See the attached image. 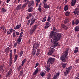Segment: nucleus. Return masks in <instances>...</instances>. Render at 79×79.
<instances>
[{
  "label": "nucleus",
  "mask_w": 79,
  "mask_h": 79,
  "mask_svg": "<svg viewBox=\"0 0 79 79\" xmlns=\"http://www.w3.org/2000/svg\"><path fill=\"white\" fill-rule=\"evenodd\" d=\"M55 32L53 31H52L50 35L51 37L54 36L53 40L51 39V42L53 44L54 47H57L58 44V42L60 40L61 37V35L60 33H57L56 35H55Z\"/></svg>",
  "instance_id": "f257e3e1"
},
{
  "label": "nucleus",
  "mask_w": 79,
  "mask_h": 79,
  "mask_svg": "<svg viewBox=\"0 0 79 79\" xmlns=\"http://www.w3.org/2000/svg\"><path fill=\"white\" fill-rule=\"evenodd\" d=\"M55 58L50 57L48 58V60L47 61V64H52L54 62H55Z\"/></svg>",
  "instance_id": "f03ea898"
},
{
  "label": "nucleus",
  "mask_w": 79,
  "mask_h": 79,
  "mask_svg": "<svg viewBox=\"0 0 79 79\" xmlns=\"http://www.w3.org/2000/svg\"><path fill=\"white\" fill-rule=\"evenodd\" d=\"M68 55H66V54H64L61 56L60 57V60L62 62H66V57Z\"/></svg>",
  "instance_id": "7ed1b4c3"
},
{
  "label": "nucleus",
  "mask_w": 79,
  "mask_h": 79,
  "mask_svg": "<svg viewBox=\"0 0 79 79\" xmlns=\"http://www.w3.org/2000/svg\"><path fill=\"white\" fill-rule=\"evenodd\" d=\"M39 44L38 42H36L33 44V49L34 51H35L37 48H39Z\"/></svg>",
  "instance_id": "20e7f679"
},
{
  "label": "nucleus",
  "mask_w": 79,
  "mask_h": 79,
  "mask_svg": "<svg viewBox=\"0 0 79 79\" xmlns=\"http://www.w3.org/2000/svg\"><path fill=\"white\" fill-rule=\"evenodd\" d=\"M23 2H25V3L22 6V10H24V8L26 7L27 4L29 2V0H24Z\"/></svg>",
  "instance_id": "39448f33"
},
{
  "label": "nucleus",
  "mask_w": 79,
  "mask_h": 79,
  "mask_svg": "<svg viewBox=\"0 0 79 79\" xmlns=\"http://www.w3.org/2000/svg\"><path fill=\"white\" fill-rule=\"evenodd\" d=\"M48 0H44L43 2V4L44 5V6L45 8H48L50 7V6L47 4V1Z\"/></svg>",
  "instance_id": "423d86ee"
},
{
  "label": "nucleus",
  "mask_w": 79,
  "mask_h": 79,
  "mask_svg": "<svg viewBox=\"0 0 79 79\" xmlns=\"http://www.w3.org/2000/svg\"><path fill=\"white\" fill-rule=\"evenodd\" d=\"M55 51V49L53 48H51L48 53V55H52L53 53Z\"/></svg>",
  "instance_id": "0eeeda50"
},
{
  "label": "nucleus",
  "mask_w": 79,
  "mask_h": 79,
  "mask_svg": "<svg viewBox=\"0 0 79 79\" xmlns=\"http://www.w3.org/2000/svg\"><path fill=\"white\" fill-rule=\"evenodd\" d=\"M36 28H37V25H35L33 28V29L32 28V30H31L30 32V34H32L33 32H34V31H35V30L36 29Z\"/></svg>",
  "instance_id": "6e6552de"
},
{
  "label": "nucleus",
  "mask_w": 79,
  "mask_h": 79,
  "mask_svg": "<svg viewBox=\"0 0 79 79\" xmlns=\"http://www.w3.org/2000/svg\"><path fill=\"white\" fill-rule=\"evenodd\" d=\"M73 13H74L75 15H79V9L78 8H76L75 9V11H73Z\"/></svg>",
  "instance_id": "1a4fd4ad"
},
{
  "label": "nucleus",
  "mask_w": 79,
  "mask_h": 79,
  "mask_svg": "<svg viewBox=\"0 0 79 79\" xmlns=\"http://www.w3.org/2000/svg\"><path fill=\"white\" fill-rule=\"evenodd\" d=\"M34 6V2L33 1H30L29 2V4L28 5V7L30 6Z\"/></svg>",
  "instance_id": "9d476101"
},
{
  "label": "nucleus",
  "mask_w": 79,
  "mask_h": 79,
  "mask_svg": "<svg viewBox=\"0 0 79 79\" xmlns=\"http://www.w3.org/2000/svg\"><path fill=\"white\" fill-rule=\"evenodd\" d=\"M61 26L63 29H64L65 30H67L68 29V27L66 26V25H65L64 24H62L61 25Z\"/></svg>",
  "instance_id": "9b49d317"
},
{
  "label": "nucleus",
  "mask_w": 79,
  "mask_h": 79,
  "mask_svg": "<svg viewBox=\"0 0 79 79\" xmlns=\"http://www.w3.org/2000/svg\"><path fill=\"white\" fill-rule=\"evenodd\" d=\"M16 9V10H17V11L18 10H19L20 9H21V10H22V5L20 4L18 5Z\"/></svg>",
  "instance_id": "f8f14e48"
},
{
  "label": "nucleus",
  "mask_w": 79,
  "mask_h": 79,
  "mask_svg": "<svg viewBox=\"0 0 79 79\" xmlns=\"http://www.w3.org/2000/svg\"><path fill=\"white\" fill-rule=\"evenodd\" d=\"M61 65L62 66V67L63 69H65L66 68V66L67 65V63H61Z\"/></svg>",
  "instance_id": "ddd939ff"
},
{
  "label": "nucleus",
  "mask_w": 79,
  "mask_h": 79,
  "mask_svg": "<svg viewBox=\"0 0 79 79\" xmlns=\"http://www.w3.org/2000/svg\"><path fill=\"white\" fill-rule=\"evenodd\" d=\"M60 76V73H56V75H54L53 77V79H56L58 77Z\"/></svg>",
  "instance_id": "4468645a"
},
{
  "label": "nucleus",
  "mask_w": 79,
  "mask_h": 79,
  "mask_svg": "<svg viewBox=\"0 0 79 79\" xmlns=\"http://www.w3.org/2000/svg\"><path fill=\"white\" fill-rule=\"evenodd\" d=\"M21 27V23H19V25H17L16 26V27H15V29L16 30V29H18L19 28H20Z\"/></svg>",
  "instance_id": "2eb2a0df"
},
{
  "label": "nucleus",
  "mask_w": 79,
  "mask_h": 79,
  "mask_svg": "<svg viewBox=\"0 0 79 79\" xmlns=\"http://www.w3.org/2000/svg\"><path fill=\"white\" fill-rule=\"evenodd\" d=\"M33 10L34 9H33V7H30L28 10V12H32Z\"/></svg>",
  "instance_id": "dca6fc26"
},
{
  "label": "nucleus",
  "mask_w": 79,
  "mask_h": 79,
  "mask_svg": "<svg viewBox=\"0 0 79 79\" xmlns=\"http://www.w3.org/2000/svg\"><path fill=\"white\" fill-rule=\"evenodd\" d=\"M68 52H69V48H67L66 49V51L64 52L65 54L64 55H68Z\"/></svg>",
  "instance_id": "f3484780"
},
{
  "label": "nucleus",
  "mask_w": 79,
  "mask_h": 79,
  "mask_svg": "<svg viewBox=\"0 0 79 79\" xmlns=\"http://www.w3.org/2000/svg\"><path fill=\"white\" fill-rule=\"evenodd\" d=\"M6 11V10L4 8H2L1 9V12L3 14H4L5 12Z\"/></svg>",
  "instance_id": "a211bd4d"
},
{
  "label": "nucleus",
  "mask_w": 79,
  "mask_h": 79,
  "mask_svg": "<svg viewBox=\"0 0 79 79\" xmlns=\"http://www.w3.org/2000/svg\"><path fill=\"white\" fill-rule=\"evenodd\" d=\"M78 48L76 47L75 48V50L74 51V52L75 53H77L78 52H79V50H78Z\"/></svg>",
  "instance_id": "6ab92c4d"
},
{
  "label": "nucleus",
  "mask_w": 79,
  "mask_h": 79,
  "mask_svg": "<svg viewBox=\"0 0 79 79\" xmlns=\"http://www.w3.org/2000/svg\"><path fill=\"white\" fill-rule=\"evenodd\" d=\"M69 72H70V71L67 70V69H66L65 70V72L64 73V75H66V76L67 75H68V73H69Z\"/></svg>",
  "instance_id": "aec40b11"
},
{
  "label": "nucleus",
  "mask_w": 79,
  "mask_h": 79,
  "mask_svg": "<svg viewBox=\"0 0 79 79\" xmlns=\"http://www.w3.org/2000/svg\"><path fill=\"white\" fill-rule=\"evenodd\" d=\"M26 59L25 58L23 60L22 62V66H23L24 65V64L26 63Z\"/></svg>",
  "instance_id": "412c9836"
},
{
  "label": "nucleus",
  "mask_w": 79,
  "mask_h": 79,
  "mask_svg": "<svg viewBox=\"0 0 79 79\" xmlns=\"http://www.w3.org/2000/svg\"><path fill=\"white\" fill-rule=\"evenodd\" d=\"M38 71H39V69L38 68H36L35 72L33 73V75L35 76V75H36V74L38 73Z\"/></svg>",
  "instance_id": "4be33fe9"
},
{
  "label": "nucleus",
  "mask_w": 79,
  "mask_h": 79,
  "mask_svg": "<svg viewBox=\"0 0 79 79\" xmlns=\"http://www.w3.org/2000/svg\"><path fill=\"white\" fill-rule=\"evenodd\" d=\"M18 55H15L14 58V63H15L16 61V60H17V59H18Z\"/></svg>",
  "instance_id": "5701e85b"
},
{
  "label": "nucleus",
  "mask_w": 79,
  "mask_h": 79,
  "mask_svg": "<svg viewBox=\"0 0 79 79\" xmlns=\"http://www.w3.org/2000/svg\"><path fill=\"white\" fill-rule=\"evenodd\" d=\"M68 22H69V20H68V19H66L64 22V24H67Z\"/></svg>",
  "instance_id": "b1692460"
},
{
  "label": "nucleus",
  "mask_w": 79,
  "mask_h": 79,
  "mask_svg": "<svg viewBox=\"0 0 79 79\" xmlns=\"http://www.w3.org/2000/svg\"><path fill=\"white\" fill-rule=\"evenodd\" d=\"M50 20H51V17L50 16V15H49L47 20V21H48L49 22H50V23H51Z\"/></svg>",
  "instance_id": "393cba45"
},
{
  "label": "nucleus",
  "mask_w": 79,
  "mask_h": 79,
  "mask_svg": "<svg viewBox=\"0 0 79 79\" xmlns=\"http://www.w3.org/2000/svg\"><path fill=\"white\" fill-rule=\"evenodd\" d=\"M69 8L68 6L66 5L64 7V11H67Z\"/></svg>",
  "instance_id": "a878e982"
},
{
  "label": "nucleus",
  "mask_w": 79,
  "mask_h": 79,
  "mask_svg": "<svg viewBox=\"0 0 79 79\" xmlns=\"http://www.w3.org/2000/svg\"><path fill=\"white\" fill-rule=\"evenodd\" d=\"M32 53L31 54L32 55H33V56H34L35 55V52H36V50H35V51H34V49L32 50Z\"/></svg>",
  "instance_id": "bb28decb"
},
{
  "label": "nucleus",
  "mask_w": 79,
  "mask_h": 79,
  "mask_svg": "<svg viewBox=\"0 0 79 79\" xmlns=\"http://www.w3.org/2000/svg\"><path fill=\"white\" fill-rule=\"evenodd\" d=\"M72 69V66H70L68 68L66 69L69 71H71V70Z\"/></svg>",
  "instance_id": "cd10ccee"
},
{
  "label": "nucleus",
  "mask_w": 79,
  "mask_h": 79,
  "mask_svg": "<svg viewBox=\"0 0 79 79\" xmlns=\"http://www.w3.org/2000/svg\"><path fill=\"white\" fill-rule=\"evenodd\" d=\"M75 31H79V26H77L75 28Z\"/></svg>",
  "instance_id": "c85d7f7f"
},
{
  "label": "nucleus",
  "mask_w": 79,
  "mask_h": 79,
  "mask_svg": "<svg viewBox=\"0 0 79 79\" xmlns=\"http://www.w3.org/2000/svg\"><path fill=\"white\" fill-rule=\"evenodd\" d=\"M50 77H51V74L50 73H48L47 75V79H50Z\"/></svg>",
  "instance_id": "c756f323"
},
{
  "label": "nucleus",
  "mask_w": 79,
  "mask_h": 79,
  "mask_svg": "<svg viewBox=\"0 0 79 79\" xmlns=\"http://www.w3.org/2000/svg\"><path fill=\"white\" fill-rule=\"evenodd\" d=\"M76 2H71V4L72 6H74L75 5H76Z\"/></svg>",
  "instance_id": "7c9ffc66"
},
{
  "label": "nucleus",
  "mask_w": 79,
  "mask_h": 79,
  "mask_svg": "<svg viewBox=\"0 0 79 79\" xmlns=\"http://www.w3.org/2000/svg\"><path fill=\"white\" fill-rule=\"evenodd\" d=\"M9 59V63L12 64V60H13V59H12V56H10Z\"/></svg>",
  "instance_id": "2f4dec72"
},
{
  "label": "nucleus",
  "mask_w": 79,
  "mask_h": 79,
  "mask_svg": "<svg viewBox=\"0 0 79 79\" xmlns=\"http://www.w3.org/2000/svg\"><path fill=\"white\" fill-rule=\"evenodd\" d=\"M46 18H47L46 16H45L44 17L42 21V23H43V22H45V21H46Z\"/></svg>",
  "instance_id": "473e14b6"
},
{
  "label": "nucleus",
  "mask_w": 79,
  "mask_h": 79,
  "mask_svg": "<svg viewBox=\"0 0 79 79\" xmlns=\"http://www.w3.org/2000/svg\"><path fill=\"white\" fill-rule=\"evenodd\" d=\"M69 14H70V12L69 11H67L65 13V15L66 16H69Z\"/></svg>",
  "instance_id": "72a5a7b5"
},
{
  "label": "nucleus",
  "mask_w": 79,
  "mask_h": 79,
  "mask_svg": "<svg viewBox=\"0 0 79 79\" xmlns=\"http://www.w3.org/2000/svg\"><path fill=\"white\" fill-rule=\"evenodd\" d=\"M22 40V38L20 37H19V38L18 39V40H17V41L19 43L21 42V41Z\"/></svg>",
  "instance_id": "f704fd0d"
},
{
  "label": "nucleus",
  "mask_w": 79,
  "mask_h": 79,
  "mask_svg": "<svg viewBox=\"0 0 79 79\" xmlns=\"http://www.w3.org/2000/svg\"><path fill=\"white\" fill-rule=\"evenodd\" d=\"M52 31H54L55 32H58V30H57V29L55 28V27H53V28L52 29Z\"/></svg>",
  "instance_id": "c9c22d12"
},
{
  "label": "nucleus",
  "mask_w": 79,
  "mask_h": 79,
  "mask_svg": "<svg viewBox=\"0 0 79 79\" xmlns=\"http://www.w3.org/2000/svg\"><path fill=\"white\" fill-rule=\"evenodd\" d=\"M9 31H10V33H11H11H12V32H15V30L12 29V28L10 29L9 30Z\"/></svg>",
  "instance_id": "e433bc0d"
},
{
  "label": "nucleus",
  "mask_w": 79,
  "mask_h": 79,
  "mask_svg": "<svg viewBox=\"0 0 79 79\" xmlns=\"http://www.w3.org/2000/svg\"><path fill=\"white\" fill-rule=\"evenodd\" d=\"M23 51H21L20 52L19 54V56L20 57H21V56H23Z\"/></svg>",
  "instance_id": "4c0bfd02"
},
{
  "label": "nucleus",
  "mask_w": 79,
  "mask_h": 79,
  "mask_svg": "<svg viewBox=\"0 0 79 79\" xmlns=\"http://www.w3.org/2000/svg\"><path fill=\"white\" fill-rule=\"evenodd\" d=\"M40 74L41 76L43 77V76H44L45 75V73L44 72H42Z\"/></svg>",
  "instance_id": "58836bf2"
},
{
  "label": "nucleus",
  "mask_w": 79,
  "mask_h": 79,
  "mask_svg": "<svg viewBox=\"0 0 79 79\" xmlns=\"http://www.w3.org/2000/svg\"><path fill=\"white\" fill-rule=\"evenodd\" d=\"M23 70H21L19 72L20 75V76H23Z\"/></svg>",
  "instance_id": "ea45409f"
},
{
  "label": "nucleus",
  "mask_w": 79,
  "mask_h": 79,
  "mask_svg": "<svg viewBox=\"0 0 79 79\" xmlns=\"http://www.w3.org/2000/svg\"><path fill=\"white\" fill-rule=\"evenodd\" d=\"M35 20H36V19H34V20H33V19H31V22H32L34 23H35Z\"/></svg>",
  "instance_id": "a19ab883"
},
{
  "label": "nucleus",
  "mask_w": 79,
  "mask_h": 79,
  "mask_svg": "<svg viewBox=\"0 0 79 79\" xmlns=\"http://www.w3.org/2000/svg\"><path fill=\"white\" fill-rule=\"evenodd\" d=\"M21 68H22V67H21V66H19V67L18 68H17V70L18 71H20V70H21Z\"/></svg>",
  "instance_id": "79ce46f5"
},
{
  "label": "nucleus",
  "mask_w": 79,
  "mask_h": 79,
  "mask_svg": "<svg viewBox=\"0 0 79 79\" xmlns=\"http://www.w3.org/2000/svg\"><path fill=\"white\" fill-rule=\"evenodd\" d=\"M5 28V26L3 25L1 26L0 27L1 29H2V30H3V29H4Z\"/></svg>",
  "instance_id": "37998d69"
},
{
  "label": "nucleus",
  "mask_w": 79,
  "mask_h": 79,
  "mask_svg": "<svg viewBox=\"0 0 79 79\" xmlns=\"http://www.w3.org/2000/svg\"><path fill=\"white\" fill-rule=\"evenodd\" d=\"M2 70H3V67L2 66H0V71H2Z\"/></svg>",
  "instance_id": "c03bdc74"
},
{
  "label": "nucleus",
  "mask_w": 79,
  "mask_h": 79,
  "mask_svg": "<svg viewBox=\"0 0 79 79\" xmlns=\"http://www.w3.org/2000/svg\"><path fill=\"white\" fill-rule=\"evenodd\" d=\"M79 23V20H77L76 21H75V24L76 25H77Z\"/></svg>",
  "instance_id": "a18cd8bd"
},
{
  "label": "nucleus",
  "mask_w": 79,
  "mask_h": 79,
  "mask_svg": "<svg viewBox=\"0 0 79 79\" xmlns=\"http://www.w3.org/2000/svg\"><path fill=\"white\" fill-rule=\"evenodd\" d=\"M49 22H47L45 24V26H48V25H50V23Z\"/></svg>",
  "instance_id": "49530a36"
},
{
  "label": "nucleus",
  "mask_w": 79,
  "mask_h": 79,
  "mask_svg": "<svg viewBox=\"0 0 79 79\" xmlns=\"http://www.w3.org/2000/svg\"><path fill=\"white\" fill-rule=\"evenodd\" d=\"M48 27H49V26L45 25V26H44V28L45 29H48Z\"/></svg>",
  "instance_id": "de8ad7c7"
},
{
  "label": "nucleus",
  "mask_w": 79,
  "mask_h": 79,
  "mask_svg": "<svg viewBox=\"0 0 79 79\" xmlns=\"http://www.w3.org/2000/svg\"><path fill=\"white\" fill-rule=\"evenodd\" d=\"M39 63L38 62L36 63L35 64L36 65L35 66V68H37V66H39Z\"/></svg>",
  "instance_id": "09e8293b"
},
{
  "label": "nucleus",
  "mask_w": 79,
  "mask_h": 79,
  "mask_svg": "<svg viewBox=\"0 0 79 79\" xmlns=\"http://www.w3.org/2000/svg\"><path fill=\"white\" fill-rule=\"evenodd\" d=\"M3 31L4 33H6V29L5 27L4 29L3 30Z\"/></svg>",
  "instance_id": "8fccbe9b"
},
{
  "label": "nucleus",
  "mask_w": 79,
  "mask_h": 79,
  "mask_svg": "<svg viewBox=\"0 0 79 79\" xmlns=\"http://www.w3.org/2000/svg\"><path fill=\"white\" fill-rule=\"evenodd\" d=\"M40 52H41L40 49L39 48L37 49L36 51V52H38V53H40Z\"/></svg>",
  "instance_id": "3c124183"
},
{
  "label": "nucleus",
  "mask_w": 79,
  "mask_h": 79,
  "mask_svg": "<svg viewBox=\"0 0 79 79\" xmlns=\"http://www.w3.org/2000/svg\"><path fill=\"white\" fill-rule=\"evenodd\" d=\"M76 63H79V59H76Z\"/></svg>",
  "instance_id": "603ef678"
},
{
  "label": "nucleus",
  "mask_w": 79,
  "mask_h": 79,
  "mask_svg": "<svg viewBox=\"0 0 79 79\" xmlns=\"http://www.w3.org/2000/svg\"><path fill=\"white\" fill-rule=\"evenodd\" d=\"M10 56H12V50H10Z\"/></svg>",
  "instance_id": "864d4df0"
},
{
  "label": "nucleus",
  "mask_w": 79,
  "mask_h": 79,
  "mask_svg": "<svg viewBox=\"0 0 79 79\" xmlns=\"http://www.w3.org/2000/svg\"><path fill=\"white\" fill-rule=\"evenodd\" d=\"M38 10L40 13L42 11V10L40 7H39Z\"/></svg>",
  "instance_id": "5fc2aeb1"
},
{
  "label": "nucleus",
  "mask_w": 79,
  "mask_h": 79,
  "mask_svg": "<svg viewBox=\"0 0 79 79\" xmlns=\"http://www.w3.org/2000/svg\"><path fill=\"white\" fill-rule=\"evenodd\" d=\"M15 32H14L13 33V37H15Z\"/></svg>",
  "instance_id": "6e6d98bb"
},
{
  "label": "nucleus",
  "mask_w": 79,
  "mask_h": 79,
  "mask_svg": "<svg viewBox=\"0 0 79 79\" xmlns=\"http://www.w3.org/2000/svg\"><path fill=\"white\" fill-rule=\"evenodd\" d=\"M75 24V22H74V20H73L72 21V25L73 26H74V24Z\"/></svg>",
  "instance_id": "4d7b16f0"
},
{
  "label": "nucleus",
  "mask_w": 79,
  "mask_h": 79,
  "mask_svg": "<svg viewBox=\"0 0 79 79\" xmlns=\"http://www.w3.org/2000/svg\"><path fill=\"white\" fill-rule=\"evenodd\" d=\"M11 34L10 33V31H8L7 33V35H9V34Z\"/></svg>",
  "instance_id": "13d9d810"
},
{
  "label": "nucleus",
  "mask_w": 79,
  "mask_h": 79,
  "mask_svg": "<svg viewBox=\"0 0 79 79\" xmlns=\"http://www.w3.org/2000/svg\"><path fill=\"white\" fill-rule=\"evenodd\" d=\"M50 68H47V71L49 72L50 71Z\"/></svg>",
  "instance_id": "bf43d9fd"
},
{
  "label": "nucleus",
  "mask_w": 79,
  "mask_h": 79,
  "mask_svg": "<svg viewBox=\"0 0 79 79\" xmlns=\"http://www.w3.org/2000/svg\"><path fill=\"white\" fill-rule=\"evenodd\" d=\"M40 55V52H36V56H38Z\"/></svg>",
  "instance_id": "052dcab7"
},
{
  "label": "nucleus",
  "mask_w": 79,
  "mask_h": 79,
  "mask_svg": "<svg viewBox=\"0 0 79 79\" xmlns=\"http://www.w3.org/2000/svg\"><path fill=\"white\" fill-rule=\"evenodd\" d=\"M28 16L29 17H32V14L30 13L28 14Z\"/></svg>",
  "instance_id": "680f3d73"
},
{
  "label": "nucleus",
  "mask_w": 79,
  "mask_h": 79,
  "mask_svg": "<svg viewBox=\"0 0 79 79\" xmlns=\"http://www.w3.org/2000/svg\"><path fill=\"white\" fill-rule=\"evenodd\" d=\"M70 26V24L69 23H67V24H66V26L67 27H68V26Z\"/></svg>",
  "instance_id": "e2e57ef3"
},
{
  "label": "nucleus",
  "mask_w": 79,
  "mask_h": 79,
  "mask_svg": "<svg viewBox=\"0 0 79 79\" xmlns=\"http://www.w3.org/2000/svg\"><path fill=\"white\" fill-rule=\"evenodd\" d=\"M14 52L15 54L16 53V49H14Z\"/></svg>",
  "instance_id": "0e129e2a"
},
{
  "label": "nucleus",
  "mask_w": 79,
  "mask_h": 79,
  "mask_svg": "<svg viewBox=\"0 0 79 79\" xmlns=\"http://www.w3.org/2000/svg\"><path fill=\"white\" fill-rule=\"evenodd\" d=\"M16 34L17 35H19V33L18 32H17L16 33Z\"/></svg>",
  "instance_id": "69168bd1"
},
{
  "label": "nucleus",
  "mask_w": 79,
  "mask_h": 79,
  "mask_svg": "<svg viewBox=\"0 0 79 79\" xmlns=\"http://www.w3.org/2000/svg\"><path fill=\"white\" fill-rule=\"evenodd\" d=\"M72 2H77V1H76V0H71Z\"/></svg>",
  "instance_id": "338daca9"
},
{
  "label": "nucleus",
  "mask_w": 79,
  "mask_h": 79,
  "mask_svg": "<svg viewBox=\"0 0 79 79\" xmlns=\"http://www.w3.org/2000/svg\"><path fill=\"white\" fill-rule=\"evenodd\" d=\"M76 76L77 77H79V73H77L76 74Z\"/></svg>",
  "instance_id": "774afa93"
}]
</instances>
